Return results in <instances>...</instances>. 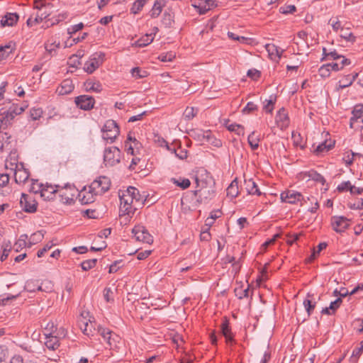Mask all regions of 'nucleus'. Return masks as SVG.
I'll list each match as a JSON object with an SVG mask.
<instances>
[{
	"mask_svg": "<svg viewBox=\"0 0 363 363\" xmlns=\"http://www.w3.org/2000/svg\"><path fill=\"white\" fill-rule=\"evenodd\" d=\"M196 189L193 191L197 196L196 202L200 204L212 199L215 195V182L212 177L205 169H200L195 177Z\"/></svg>",
	"mask_w": 363,
	"mask_h": 363,
	"instance_id": "f257e3e1",
	"label": "nucleus"
},
{
	"mask_svg": "<svg viewBox=\"0 0 363 363\" xmlns=\"http://www.w3.org/2000/svg\"><path fill=\"white\" fill-rule=\"evenodd\" d=\"M119 197L121 201L120 216H128L130 218L132 217L137 210V202L133 199V197H130L129 195H126L123 192L122 194H119Z\"/></svg>",
	"mask_w": 363,
	"mask_h": 363,
	"instance_id": "f03ea898",
	"label": "nucleus"
},
{
	"mask_svg": "<svg viewBox=\"0 0 363 363\" xmlns=\"http://www.w3.org/2000/svg\"><path fill=\"white\" fill-rule=\"evenodd\" d=\"M77 194L78 189L73 184H67L64 186L60 185L58 186V194L63 203L69 205L74 203Z\"/></svg>",
	"mask_w": 363,
	"mask_h": 363,
	"instance_id": "7ed1b4c3",
	"label": "nucleus"
},
{
	"mask_svg": "<svg viewBox=\"0 0 363 363\" xmlns=\"http://www.w3.org/2000/svg\"><path fill=\"white\" fill-rule=\"evenodd\" d=\"M352 116L350 120V127L355 130L363 129V104H359L352 111Z\"/></svg>",
	"mask_w": 363,
	"mask_h": 363,
	"instance_id": "20e7f679",
	"label": "nucleus"
},
{
	"mask_svg": "<svg viewBox=\"0 0 363 363\" xmlns=\"http://www.w3.org/2000/svg\"><path fill=\"white\" fill-rule=\"evenodd\" d=\"M110 179L105 176H100L91 182L89 188L95 192V194L102 195L110 189Z\"/></svg>",
	"mask_w": 363,
	"mask_h": 363,
	"instance_id": "39448f33",
	"label": "nucleus"
},
{
	"mask_svg": "<svg viewBox=\"0 0 363 363\" xmlns=\"http://www.w3.org/2000/svg\"><path fill=\"white\" fill-rule=\"evenodd\" d=\"M102 130L104 132V139L110 140L111 143H113L115 140L120 133L119 127L113 120H108L105 123Z\"/></svg>",
	"mask_w": 363,
	"mask_h": 363,
	"instance_id": "423d86ee",
	"label": "nucleus"
},
{
	"mask_svg": "<svg viewBox=\"0 0 363 363\" xmlns=\"http://www.w3.org/2000/svg\"><path fill=\"white\" fill-rule=\"evenodd\" d=\"M121 160V151L116 147H109L105 149L104 162L106 166H114Z\"/></svg>",
	"mask_w": 363,
	"mask_h": 363,
	"instance_id": "0eeeda50",
	"label": "nucleus"
},
{
	"mask_svg": "<svg viewBox=\"0 0 363 363\" xmlns=\"http://www.w3.org/2000/svg\"><path fill=\"white\" fill-rule=\"evenodd\" d=\"M104 54L102 52H96L84 64V70L89 74L93 73L104 62Z\"/></svg>",
	"mask_w": 363,
	"mask_h": 363,
	"instance_id": "6e6552de",
	"label": "nucleus"
},
{
	"mask_svg": "<svg viewBox=\"0 0 363 363\" xmlns=\"http://www.w3.org/2000/svg\"><path fill=\"white\" fill-rule=\"evenodd\" d=\"M132 233L138 241L150 244L152 242V236L143 225H136L132 230Z\"/></svg>",
	"mask_w": 363,
	"mask_h": 363,
	"instance_id": "1a4fd4ad",
	"label": "nucleus"
},
{
	"mask_svg": "<svg viewBox=\"0 0 363 363\" xmlns=\"http://www.w3.org/2000/svg\"><path fill=\"white\" fill-rule=\"evenodd\" d=\"M74 102L80 109L89 111L94 108L95 100L91 96L81 95L75 98Z\"/></svg>",
	"mask_w": 363,
	"mask_h": 363,
	"instance_id": "9d476101",
	"label": "nucleus"
},
{
	"mask_svg": "<svg viewBox=\"0 0 363 363\" xmlns=\"http://www.w3.org/2000/svg\"><path fill=\"white\" fill-rule=\"evenodd\" d=\"M333 229L337 233L344 232L350 225V220L344 216H333L331 218Z\"/></svg>",
	"mask_w": 363,
	"mask_h": 363,
	"instance_id": "9b49d317",
	"label": "nucleus"
},
{
	"mask_svg": "<svg viewBox=\"0 0 363 363\" xmlns=\"http://www.w3.org/2000/svg\"><path fill=\"white\" fill-rule=\"evenodd\" d=\"M281 199L284 202L294 204L298 201L303 200L304 198L303 196L299 192L295 191L294 190H288L281 194Z\"/></svg>",
	"mask_w": 363,
	"mask_h": 363,
	"instance_id": "f8f14e48",
	"label": "nucleus"
},
{
	"mask_svg": "<svg viewBox=\"0 0 363 363\" xmlns=\"http://www.w3.org/2000/svg\"><path fill=\"white\" fill-rule=\"evenodd\" d=\"M14 170V179L16 183H24L29 178L30 174L28 171L24 168L23 164L22 163L15 164Z\"/></svg>",
	"mask_w": 363,
	"mask_h": 363,
	"instance_id": "ddd939ff",
	"label": "nucleus"
},
{
	"mask_svg": "<svg viewBox=\"0 0 363 363\" xmlns=\"http://www.w3.org/2000/svg\"><path fill=\"white\" fill-rule=\"evenodd\" d=\"M97 195L89 187V191L84 187L82 191H78L77 197L82 204H88L93 203L95 200V196Z\"/></svg>",
	"mask_w": 363,
	"mask_h": 363,
	"instance_id": "4468645a",
	"label": "nucleus"
},
{
	"mask_svg": "<svg viewBox=\"0 0 363 363\" xmlns=\"http://www.w3.org/2000/svg\"><path fill=\"white\" fill-rule=\"evenodd\" d=\"M20 203L26 212L34 213L37 210V203L34 200H29L28 196L25 194H22Z\"/></svg>",
	"mask_w": 363,
	"mask_h": 363,
	"instance_id": "2eb2a0df",
	"label": "nucleus"
},
{
	"mask_svg": "<svg viewBox=\"0 0 363 363\" xmlns=\"http://www.w3.org/2000/svg\"><path fill=\"white\" fill-rule=\"evenodd\" d=\"M58 186L59 185H56L55 186L48 184L44 185L41 192V197L45 200L53 199L55 194H58Z\"/></svg>",
	"mask_w": 363,
	"mask_h": 363,
	"instance_id": "dca6fc26",
	"label": "nucleus"
},
{
	"mask_svg": "<svg viewBox=\"0 0 363 363\" xmlns=\"http://www.w3.org/2000/svg\"><path fill=\"white\" fill-rule=\"evenodd\" d=\"M89 315V312H84L82 313V318L79 320V325L84 334L89 335L92 333L93 325L90 320V324L86 320V317Z\"/></svg>",
	"mask_w": 363,
	"mask_h": 363,
	"instance_id": "f3484780",
	"label": "nucleus"
},
{
	"mask_svg": "<svg viewBox=\"0 0 363 363\" xmlns=\"http://www.w3.org/2000/svg\"><path fill=\"white\" fill-rule=\"evenodd\" d=\"M265 48L271 59L277 61L281 58L282 52H284V50L274 44H267Z\"/></svg>",
	"mask_w": 363,
	"mask_h": 363,
	"instance_id": "a211bd4d",
	"label": "nucleus"
},
{
	"mask_svg": "<svg viewBox=\"0 0 363 363\" xmlns=\"http://www.w3.org/2000/svg\"><path fill=\"white\" fill-rule=\"evenodd\" d=\"M244 187L248 194L257 196L261 195V191H259L257 184L252 179H245Z\"/></svg>",
	"mask_w": 363,
	"mask_h": 363,
	"instance_id": "6ab92c4d",
	"label": "nucleus"
},
{
	"mask_svg": "<svg viewBox=\"0 0 363 363\" xmlns=\"http://www.w3.org/2000/svg\"><path fill=\"white\" fill-rule=\"evenodd\" d=\"M72 81L69 79L63 80L61 85L57 88V91L60 95H65L71 93L74 89Z\"/></svg>",
	"mask_w": 363,
	"mask_h": 363,
	"instance_id": "aec40b11",
	"label": "nucleus"
},
{
	"mask_svg": "<svg viewBox=\"0 0 363 363\" xmlns=\"http://www.w3.org/2000/svg\"><path fill=\"white\" fill-rule=\"evenodd\" d=\"M45 345L46 347L50 350H57L59 346V337L57 335H48L47 333H45Z\"/></svg>",
	"mask_w": 363,
	"mask_h": 363,
	"instance_id": "412c9836",
	"label": "nucleus"
},
{
	"mask_svg": "<svg viewBox=\"0 0 363 363\" xmlns=\"http://www.w3.org/2000/svg\"><path fill=\"white\" fill-rule=\"evenodd\" d=\"M18 15L16 13H9L1 20V25L3 27L6 26H13L18 20Z\"/></svg>",
	"mask_w": 363,
	"mask_h": 363,
	"instance_id": "4be33fe9",
	"label": "nucleus"
},
{
	"mask_svg": "<svg viewBox=\"0 0 363 363\" xmlns=\"http://www.w3.org/2000/svg\"><path fill=\"white\" fill-rule=\"evenodd\" d=\"M84 87L87 91H93L99 93L102 90V85L98 81H94L91 79L86 80L84 82Z\"/></svg>",
	"mask_w": 363,
	"mask_h": 363,
	"instance_id": "5701e85b",
	"label": "nucleus"
},
{
	"mask_svg": "<svg viewBox=\"0 0 363 363\" xmlns=\"http://www.w3.org/2000/svg\"><path fill=\"white\" fill-rule=\"evenodd\" d=\"M335 142L332 140H325L324 142L320 143L315 149V152L317 155L327 152L334 146Z\"/></svg>",
	"mask_w": 363,
	"mask_h": 363,
	"instance_id": "b1692460",
	"label": "nucleus"
},
{
	"mask_svg": "<svg viewBox=\"0 0 363 363\" xmlns=\"http://www.w3.org/2000/svg\"><path fill=\"white\" fill-rule=\"evenodd\" d=\"M277 123L281 127H286L289 125V117L286 110L282 108L279 109L276 116Z\"/></svg>",
	"mask_w": 363,
	"mask_h": 363,
	"instance_id": "393cba45",
	"label": "nucleus"
},
{
	"mask_svg": "<svg viewBox=\"0 0 363 363\" xmlns=\"http://www.w3.org/2000/svg\"><path fill=\"white\" fill-rule=\"evenodd\" d=\"M220 330L223 335L225 337L228 343H232L233 341L231 329L229 327V323L228 320H225L220 325Z\"/></svg>",
	"mask_w": 363,
	"mask_h": 363,
	"instance_id": "a878e982",
	"label": "nucleus"
},
{
	"mask_svg": "<svg viewBox=\"0 0 363 363\" xmlns=\"http://www.w3.org/2000/svg\"><path fill=\"white\" fill-rule=\"evenodd\" d=\"M192 6L196 8L199 9V12L201 13H205L206 11L210 9L211 5L209 1L211 0H191Z\"/></svg>",
	"mask_w": 363,
	"mask_h": 363,
	"instance_id": "bb28decb",
	"label": "nucleus"
},
{
	"mask_svg": "<svg viewBox=\"0 0 363 363\" xmlns=\"http://www.w3.org/2000/svg\"><path fill=\"white\" fill-rule=\"evenodd\" d=\"M14 45L13 43H10L4 47H0V62L6 59L13 52Z\"/></svg>",
	"mask_w": 363,
	"mask_h": 363,
	"instance_id": "cd10ccee",
	"label": "nucleus"
},
{
	"mask_svg": "<svg viewBox=\"0 0 363 363\" xmlns=\"http://www.w3.org/2000/svg\"><path fill=\"white\" fill-rule=\"evenodd\" d=\"M11 135L6 132L0 131V151L9 149Z\"/></svg>",
	"mask_w": 363,
	"mask_h": 363,
	"instance_id": "c85d7f7f",
	"label": "nucleus"
},
{
	"mask_svg": "<svg viewBox=\"0 0 363 363\" xmlns=\"http://www.w3.org/2000/svg\"><path fill=\"white\" fill-rule=\"evenodd\" d=\"M239 194L238 182L237 179H234L227 188V196L235 198Z\"/></svg>",
	"mask_w": 363,
	"mask_h": 363,
	"instance_id": "c756f323",
	"label": "nucleus"
},
{
	"mask_svg": "<svg viewBox=\"0 0 363 363\" xmlns=\"http://www.w3.org/2000/svg\"><path fill=\"white\" fill-rule=\"evenodd\" d=\"M154 40L152 34H146L135 43L136 47L143 48L150 44Z\"/></svg>",
	"mask_w": 363,
	"mask_h": 363,
	"instance_id": "7c9ffc66",
	"label": "nucleus"
},
{
	"mask_svg": "<svg viewBox=\"0 0 363 363\" xmlns=\"http://www.w3.org/2000/svg\"><path fill=\"white\" fill-rule=\"evenodd\" d=\"M52 8V5L50 4L49 9H43L41 11H38L36 16L34 18V22L40 23L43 19L48 18L52 13V11L51 10Z\"/></svg>",
	"mask_w": 363,
	"mask_h": 363,
	"instance_id": "2f4dec72",
	"label": "nucleus"
},
{
	"mask_svg": "<svg viewBox=\"0 0 363 363\" xmlns=\"http://www.w3.org/2000/svg\"><path fill=\"white\" fill-rule=\"evenodd\" d=\"M259 140L260 139L259 136L255 135V131L252 132L251 134L249 135L247 138V142L252 150H255L259 147Z\"/></svg>",
	"mask_w": 363,
	"mask_h": 363,
	"instance_id": "473e14b6",
	"label": "nucleus"
},
{
	"mask_svg": "<svg viewBox=\"0 0 363 363\" xmlns=\"http://www.w3.org/2000/svg\"><path fill=\"white\" fill-rule=\"evenodd\" d=\"M121 337L116 333H113L108 338V346L109 349H113L118 347V343L120 342Z\"/></svg>",
	"mask_w": 363,
	"mask_h": 363,
	"instance_id": "72a5a7b5",
	"label": "nucleus"
},
{
	"mask_svg": "<svg viewBox=\"0 0 363 363\" xmlns=\"http://www.w3.org/2000/svg\"><path fill=\"white\" fill-rule=\"evenodd\" d=\"M123 193L126 195H129L130 197H133V199L135 200V202H140V194L136 188L129 186Z\"/></svg>",
	"mask_w": 363,
	"mask_h": 363,
	"instance_id": "f704fd0d",
	"label": "nucleus"
},
{
	"mask_svg": "<svg viewBox=\"0 0 363 363\" xmlns=\"http://www.w3.org/2000/svg\"><path fill=\"white\" fill-rule=\"evenodd\" d=\"M235 296L239 298L242 299L249 296L250 286H248L246 289H243L242 286H239L234 290Z\"/></svg>",
	"mask_w": 363,
	"mask_h": 363,
	"instance_id": "c9c22d12",
	"label": "nucleus"
},
{
	"mask_svg": "<svg viewBox=\"0 0 363 363\" xmlns=\"http://www.w3.org/2000/svg\"><path fill=\"white\" fill-rule=\"evenodd\" d=\"M226 127L228 130L231 132L236 133L238 135H243L244 132V127L240 124L238 123H232L230 125L226 124Z\"/></svg>",
	"mask_w": 363,
	"mask_h": 363,
	"instance_id": "e433bc0d",
	"label": "nucleus"
},
{
	"mask_svg": "<svg viewBox=\"0 0 363 363\" xmlns=\"http://www.w3.org/2000/svg\"><path fill=\"white\" fill-rule=\"evenodd\" d=\"M173 182L182 189H187L191 184L190 180L186 178H179L178 179H173Z\"/></svg>",
	"mask_w": 363,
	"mask_h": 363,
	"instance_id": "4c0bfd02",
	"label": "nucleus"
},
{
	"mask_svg": "<svg viewBox=\"0 0 363 363\" xmlns=\"http://www.w3.org/2000/svg\"><path fill=\"white\" fill-rule=\"evenodd\" d=\"M163 5L160 1H155L150 11L152 18H157L162 12Z\"/></svg>",
	"mask_w": 363,
	"mask_h": 363,
	"instance_id": "58836bf2",
	"label": "nucleus"
},
{
	"mask_svg": "<svg viewBox=\"0 0 363 363\" xmlns=\"http://www.w3.org/2000/svg\"><path fill=\"white\" fill-rule=\"evenodd\" d=\"M97 259H90L82 262L81 266L84 271H88L96 264Z\"/></svg>",
	"mask_w": 363,
	"mask_h": 363,
	"instance_id": "ea45409f",
	"label": "nucleus"
},
{
	"mask_svg": "<svg viewBox=\"0 0 363 363\" xmlns=\"http://www.w3.org/2000/svg\"><path fill=\"white\" fill-rule=\"evenodd\" d=\"M198 109L194 107H186L184 112V117L186 120H191L197 114Z\"/></svg>",
	"mask_w": 363,
	"mask_h": 363,
	"instance_id": "a19ab883",
	"label": "nucleus"
},
{
	"mask_svg": "<svg viewBox=\"0 0 363 363\" xmlns=\"http://www.w3.org/2000/svg\"><path fill=\"white\" fill-rule=\"evenodd\" d=\"M354 82V79H350V75L345 76L339 82L338 89H344L350 86Z\"/></svg>",
	"mask_w": 363,
	"mask_h": 363,
	"instance_id": "79ce46f5",
	"label": "nucleus"
},
{
	"mask_svg": "<svg viewBox=\"0 0 363 363\" xmlns=\"http://www.w3.org/2000/svg\"><path fill=\"white\" fill-rule=\"evenodd\" d=\"M44 237L43 231H38L30 236V246L42 240Z\"/></svg>",
	"mask_w": 363,
	"mask_h": 363,
	"instance_id": "37998d69",
	"label": "nucleus"
},
{
	"mask_svg": "<svg viewBox=\"0 0 363 363\" xmlns=\"http://www.w3.org/2000/svg\"><path fill=\"white\" fill-rule=\"evenodd\" d=\"M146 0H137L133 3V5L131 8V11L133 13H138L144 6Z\"/></svg>",
	"mask_w": 363,
	"mask_h": 363,
	"instance_id": "c03bdc74",
	"label": "nucleus"
},
{
	"mask_svg": "<svg viewBox=\"0 0 363 363\" xmlns=\"http://www.w3.org/2000/svg\"><path fill=\"white\" fill-rule=\"evenodd\" d=\"M276 101V96H271L270 99L266 100L267 104H264L263 108L267 113H272L274 109V104Z\"/></svg>",
	"mask_w": 363,
	"mask_h": 363,
	"instance_id": "a18cd8bd",
	"label": "nucleus"
},
{
	"mask_svg": "<svg viewBox=\"0 0 363 363\" xmlns=\"http://www.w3.org/2000/svg\"><path fill=\"white\" fill-rule=\"evenodd\" d=\"M98 333L103 337L104 341L108 344V336L111 335V334L112 333V331H111L108 328H105L104 327L99 326L98 328Z\"/></svg>",
	"mask_w": 363,
	"mask_h": 363,
	"instance_id": "49530a36",
	"label": "nucleus"
},
{
	"mask_svg": "<svg viewBox=\"0 0 363 363\" xmlns=\"http://www.w3.org/2000/svg\"><path fill=\"white\" fill-rule=\"evenodd\" d=\"M340 37L346 40L347 42H354L355 40L354 35L348 30L341 29Z\"/></svg>",
	"mask_w": 363,
	"mask_h": 363,
	"instance_id": "de8ad7c7",
	"label": "nucleus"
},
{
	"mask_svg": "<svg viewBox=\"0 0 363 363\" xmlns=\"http://www.w3.org/2000/svg\"><path fill=\"white\" fill-rule=\"evenodd\" d=\"M42 114H43V110L40 108H31L30 111V116L34 121H36V120H38L39 118H40L42 116Z\"/></svg>",
	"mask_w": 363,
	"mask_h": 363,
	"instance_id": "09e8293b",
	"label": "nucleus"
},
{
	"mask_svg": "<svg viewBox=\"0 0 363 363\" xmlns=\"http://www.w3.org/2000/svg\"><path fill=\"white\" fill-rule=\"evenodd\" d=\"M34 9L41 11L43 9H49L50 6V3H45L43 0H35L34 1Z\"/></svg>",
	"mask_w": 363,
	"mask_h": 363,
	"instance_id": "8fccbe9b",
	"label": "nucleus"
},
{
	"mask_svg": "<svg viewBox=\"0 0 363 363\" xmlns=\"http://www.w3.org/2000/svg\"><path fill=\"white\" fill-rule=\"evenodd\" d=\"M303 306L308 313V316H310L315 307V302L313 303L311 300L306 299L303 301Z\"/></svg>",
	"mask_w": 363,
	"mask_h": 363,
	"instance_id": "3c124183",
	"label": "nucleus"
},
{
	"mask_svg": "<svg viewBox=\"0 0 363 363\" xmlns=\"http://www.w3.org/2000/svg\"><path fill=\"white\" fill-rule=\"evenodd\" d=\"M168 149L172 151V152H174L176 155V156L179 158L180 160H184L187 157V151L186 150H184V149H182V148H179L177 150L176 149H170L169 147H168Z\"/></svg>",
	"mask_w": 363,
	"mask_h": 363,
	"instance_id": "603ef678",
	"label": "nucleus"
},
{
	"mask_svg": "<svg viewBox=\"0 0 363 363\" xmlns=\"http://www.w3.org/2000/svg\"><path fill=\"white\" fill-rule=\"evenodd\" d=\"M43 186L44 184L38 183V181H36L32 183L30 191L34 194L40 193L41 194Z\"/></svg>",
	"mask_w": 363,
	"mask_h": 363,
	"instance_id": "864d4df0",
	"label": "nucleus"
},
{
	"mask_svg": "<svg viewBox=\"0 0 363 363\" xmlns=\"http://www.w3.org/2000/svg\"><path fill=\"white\" fill-rule=\"evenodd\" d=\"M162 23L165 27H170L173 23V18L170 13H164L162 16Z\"/></svg>",
	"mask_w": 363,
	"mask_h": 363,
	"instance_id": "5fc2aeb1",
	"label": "nucleus"
},
{
	"mask_svg": "<svg viewBox=\"0 0 363 363\" xmlns=\"http://www.w3.org/2000/svg\"><path fill=\"white\" fill-rule=\"evenodd\" d=\"M296 11V8L294 5H287V6H281L279 9V11L281 13H284V14L293 13Z\"/></svg>",
	"mask_w": 363,
	"mask_h": 363,
	"instance_id": "6e6d98bb",
	"label": "nucleus"
},
{
	"mask_svg": "<svg viewBox=\"0 0 363 363\" xmlns=\"http://www.w3.org/2000/svg\"><path fill=\"white\" fill-rule=\"evenodd\" d=\"M175 57V54L170 52L167 53L161 54L159 59L162 62H171Z\"/></svg>",
	"mask_w": 363,
	"mask_h": 363,
	"instance_id": "4d7b16f0",
	"label": "nucleus"
},
{
	"mask_svg": "<svg viewBox=\"0 0 363 363\" xmlns=\"http://www.w3.org/2000/svg\"><path fill=\"white\" fill-rule=\"evenodd\" d=\"M354 160V152L351 151L350 153L347 152L345 154L343 160L345 161L347 166H350L353 163Z\"/></svg>",
	"mask_w": 363,
	"mask_h": 363,
	"instance_id": "13d9d810",
	"label": "nucleus"
},
{
	"mask_svg": "<svg viewBox=\"0 0 363 363\" xmlns=\"http://www.w3.org/2000/svg\"><path fill=\"white\" fill-rule=\"evenodd\" d=\"M352 186V185L350 183V182H349V181L343 182L340 184L338 185L337 189L338 190V191H340V192L346 191H350Z\"/></svg>",
	"mask_w": 363,
	"mask_h": 363,
	"instance_id": "bf43d9fd",
	"label": "nucleus"
},
{
	"mask_svg": "<svg viewBox=\"0 0 363 363\" xmlns=\"http://www.w3.org/2000/svg\"><path fill=\"white\" fill-rule=\"evenodd\" d=\"M104 297L107 302L113 301V292L111 288H105L104 290Z\"/></svg>",
	"mask_w": 363,
	"mask_h": 363,
	"instance_id": "052dcab7",
	"label": "nucleus"
},
{
	"mask_svg": "<svg viewBox=\"0 0 363 363\" xmlns=\"http://www.w3.org/2000/svg\"><path fill=\"white\" fill-rule=\"evenodd\" d=\"M362 352H363V340L360 342L359 347L354 349L352 354V358H355L356 359H357L359 357V356L361 355Z\"/></svg>",
	"mask_w": 363,
	"mask_h": 363,
	"instance_id": "680f3d73",
	"label": "nucleus"
},
{
	"mask_svg": "<svg viewBox=\"0 0 363 363\" xmlns=\"http://www.w3.org/2000/svg\"><path fill=\"white\" fill-rule=\"evenodd\" d=\"M318 72H319V74L322 77H329L330 75V69L329 68V65H323V66H321L318 70Z\"/></svg>",
	"mask_w": 363,
	"mask_h": 363,
	"instance_id": "e2e57ef3",
	"label": "nucleus"
},
{
	"mask_svg": "<svg viewBox=\"0 0 363 363\" xmlns=\"http://www.w3.org/2000/svg\"><path fill=\"white\" fill-rule=\"evenodd\" d=\"M342 300L341 298H337L335 301H332L330 304V309L335 313V311L340 306Z\"/></svg>",
	"mask_w": 363,
	"mask_h": 363,
	"instance_id": "0e129e2a",
	"label": "nucleus"
},
{
	"mask_svg": "<svg viewBox=\"0 0 363 363\" xmlns=\"http://www.w3.org/2000/svg\"><path fill=\"white\" fill-rule=\"evenodd\" d=\"M191 136L198 141L203 143L204 130H199L197 131H194Z\"/></svg>",
	"mask_w": 363,
	"mask_h": 363,
	"instance_id": "69168bd1",
	"label": "nucleus"
},
{
	"mask_svg": "<svg viewBox=\"0 0 363 363\" xmlns=\"http://www.w3.org/2000/svg\"><path fill=\"white\" fill-rule=\"evenodd\" d=\"M27 239L28 235L26 234L21 235L18 240L15 243V246H17L18 247H26Z\"/></svg>",
	"mask_w": 363,
	"mask_h": 363,
	"instance_id": "338daca9",
	"label": "nucleus"
},
{
	"mask_svg": "<svg viewBox=\"0 0 363 363\" xmlns=\"http://www.w3.org/2000/svg\"><path fill=\"white\" fill-rule=\"evenodd\" d=\"M329 24L331 25L333 30L335 31L341 28V23L337 18H330L329 21Z\"/></svg>",
	"mask_w": 363,
	"mask_h": 363,
	"instance_id": "774afa93",
	"label": "nucleus"
}]
</instances>
